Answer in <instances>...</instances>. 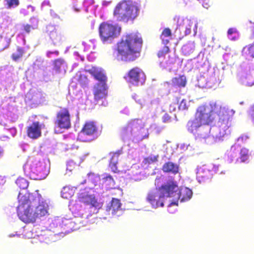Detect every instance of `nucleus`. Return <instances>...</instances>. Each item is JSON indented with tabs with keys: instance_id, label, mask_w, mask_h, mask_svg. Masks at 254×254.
<instances>
[{
	"instance_id": "nucleus-1",
	"label": "nucleus",
	"mask_w": 254,
	"mask_h": 254,
	"mask_svg": "<svg viewBox=\"0 0 254 254\" xmlns=\"http://www.w3.org/2000/svg\"><path fill=\"white\" fill-rule=\"evenodd\" d=\"M18 201L19 218L26 223H34L37 219L48 215L49 206L38 190L32 193L20 191Z\"/></svg>"
},
{
	"instance_id": "nucleus-2",
	"label": "nucleus",
	"mask_w": 254,
	"mask_h": 254,
	"mask_svg": "<svg viewBox=\"0 0 254 254\" xmlns=\"http://www.w3.org/2000/svg\"><path fill=\"white\" fill-rule=\"evenodd\" d=\"M142 44V39L139 34H127L117 43L113 57L118 61L133 62L140 57Z\"/></svg>"
},
{
	"instance_id": "nucleus-3",
	"label": "nucleus",
	"mask_w": 254,
	"mask_h": 254,
	"mask_svg": "<svg viewBox=\"0 0 254 254\" xmlns=\"http://www.w3.org/2000/svg\"><path fill=\"white\" fill-rule=\"evenodd\" d=\"M138 8L130 0H122L115 6L113 15L118 22L133 21L138 16Z\"/></svg>"
},
{
	"instance_id": "nucleus-4",
	"label": "nucleus",
	"mask_w": 254,
	"mask_h": 254,
	"mask_svg": "<svg viewBox=\"0 0 254 254\" xmlns=\"http://www.w3.org/2000/svg\"><path fill=\"white\" fill-rule=\"evenodd\" d=\"M215 116L219 117L218 124L219 127V137H223L229 133V127L231 126L230 119L235 114V111L228 107L222 106L216 103H213Z\"/></svg>"
},
{
	"instance_id": "nucleus-5",
	"label": "nucleus",
	"mask_w": 254,
	"mask_h": 254,
	"mask_svg": "<svg viewBox=\"0 0 254 254\" xmlns=\"http://www.w3.org/2000/svg\"><path fill=\"white\" fill-rule=\"evenodd\" d=\"M23 169L27 176L36 180L45 179L49 172L44 162L37 161L26 163Z\"/></svg>"
},
{
	"instance_id": "nucleus-6",
	"label": "nucleus",
	"mask_w": 254,
	"mask_h": 254,
	"mask_svg": "<svg viewBox=\"0 0 254 254\" xmlns=\"http://www.w3.org/2000/svg\"><path fill=\"white\" fill-rule=\"evenodd\" d=\"M122 28L117 24L107 22L101 23L99 27L100 37L102 41L112 40L118 37L121 34Z\"/></svg>"
},
{
	"instance_id": "nucleus-7",
	"label": "nucleus",
	"mask_w": 254,
	"mask_h": 254,
	"mask_svg": "<svg viewBox=\"0 0 254 254\" xmlns=\"http://www.w3.org/2000/svg\"><path fill=\"white\" fill-rule=\"evenodd\" d=\"M195 115L204 125H208L212 123L215 119L213 103L209 105H201L198 107Z\"/></svg>"
},
{
	"instance_id": "nucleus-8",
	"label": "nucleus",
	"mask_w": 254,
	"mask_h": 254,
	"mask_svg": "<svg viewBox=\"0 0 254 254\" xmlns=\"http://www.w3.org/2000/svg\"><path fill=\"white\" fill-rule=\"evenodd\" d=\"M124 78L128 83L137 86L140 83L142 84L144 82L146 75L141 68L135 66L128 71Z\"/></svg>"
},
{
	"instance_id": "nucleus-9",
	"label": "nucleus",
	"mask_w": 254,
	"mask_h": 254,
	"mask_svg": "<svg viewBox=\"0 0 254 254\" xmlns=\"http://www.w3.org/2000/svg\"><path fill=\"white\" fill-rule=\"evenodd\" d=\"M55 123L61 129H67L71 127L70 114L67 108H61L57 112Z\"/></svg>"
},
{
	"instance_id": "nucleus-10",
	"label": "nucleus",
	"mask_w": 254,
	"mask_h": 254,
	"mask_svg": "<svg viewBox=\"0 0 254 254\" xmlns=\"http://www.w3.org/2000/svg\"><path fill=\"white\" fill-rule=\"evenodd\" d=\"M179 188L177 182L169 181L159 187L158 190L164 197H174L176 199Z\"/></svg>"
},
{
	"instance_id": "nucleus-11",
	"label": "nucleus",
	"mask_w": 254,
	"mask_h": 254,
	"mask_svg": "<svg viewBox=\"0 0 254 254\" xmlns=\"http://www.w3.org/2000/svg\"><path fill=\"white\" fill-rule=\"evenodd\" d=\"M44 127L43 124H40L38 121L33 122L26 127V134L28 137L32 139H36L42 135V129Z\"/></svg>"
},
{
	"instance_id": "nucleus-12",
	"label": "nucleus",
	"mask_w": 254,
	"mask_h": 254,
	"mask_svg": "<svg viewBox=\"0 0 254 254\" xmlns=\"http://www.w3.org/2000/svg\"><path fill=\"white\" fill-rule=\"evenodd\" d=\"M78 199L79 202L86 205H90L91 207L97 208L99 206V203L98 202L95 196L89 194L85 190H81L79 192Z\"/></svg>"
},
{
	"instance_id": "nucleus-13",
	"label": "nucleus",
	"mask_w": 254,
	"mask_h": 254,
	"mask_svg": "<svg viewBox=\"0 0 254 254\" xmlns=\"http://www.w3.org/2000/svg\"><path fill=\"white\" fill-rule=\"evenodd\" d=\"M46 32L54 46H57L62 43L63 36L58 32L54 26L52 25L48 26L46 28Z\"/></svg>"
},
{
	"instance_id": "nucleus-14",
	"label": "nucleus",
	"mask_w": 254,
	"mask_h": 254,
	"mask_svg": "<svg viewBox=\"0 0 254 254\" xmlns=\"http://www.w3.org/2000/svg\"><path fill=\"white\" fill-rule=\"evenodd\" d=\"M163 198L160 193L158 194L157 192H150L147 194L146 200L153 207L156 208L164 206Z\"/></svg>"
},
{
	"instance_id": "nucleus-15",
	"label": "nucleus",
	"mask_w": 254,
	"mask_h": 254,
	"mask_svg": "<svg viewBox=\"0 0 254 254\" xmlns=\"http://www.w3.org/2000/svg\"><path fill=\"white\" fill-rule=\"evenodd\" d=\"M94 78L98 80L101 85H106L107 77L102 70L96 67H92L86 70Z\"/></svg>"
},
{
	"instance_id": "nucleus-16",
	"label": "nucleus",
	"mask_w": 254,
	"mask_h": 254,
	"mask_svg": "<svg viewBox=\"0 0 254 254\" xmlns=\"http://www.w3.org/2000/svg\"><path fill=\"white\" fill-rule=\"evenodd\" d=\"M98 132V127L96 123L92 121L86 122L83 125L80 133L87 136H93Z\"/></svg>"
},
{
	"instance_id": "nucleus-17",
	"label": "nucleus",
	"mask_w": 254,
	"mask_h": 254,
	"mask_svg": "<svg viewBox=\"0 0 254 254\" xmlns=\"http://www.w3.org/2000/svg\"><path fill=\"white\" fill-rule=\"evenodd\" d=\"M107 85H101L100 84H96L94 87V98L96 101L105 99L107 95Z\"/></svg>"
},
{
	"instance_id": "nucleus-18",
	"label": "nucleus",
	"mask_w": 254,
	"mask_h": 254,
	"mask_svg": "<svg viewBox=\"0 0 254 254\" xmlns=\"http://www.w3.org/2000/svg\"><path fill=\"white\" fill-rule=\"evenodd\" d=\"M123 153V149L118 150L115 152H110V154L111 155V158L109 162V167L112 171L114 173H119V171L117 168V164L118 163L119 157L120 155Z\"/></svg>"
},
{
	"instance_id": "nucleus-19",
	"label": "nucleus",
	"mask_w": 254,
	"mask_h": 254,
	"mask_svg": "<svg viewBox=\"0 0 254 254\" xmlns=\"http://www.w3.org/2000/svg\"><path fill=\"white\" fill-rule=\"evenodd\" d=\"M192 195V190L188 188H179L176 199H180L181 202L186 201L191 198Z\"/></svg>"
},
{
	"instance_id": "nucleus-20",
	"label": "nucleus",
	"mask_w": 254,
	"mask_h": 254,
	"mask_svg": "<svg viewBox=\"0 0 254 254\" xmlns=\"http://www.w3.org/2000/svg\"><path fill=\"white\" fill-rule=\"evenodd\" d=\"M144 123L140 119H133L128 121L126 127V129H140L144 127Z\"/></svg>"
},
{
	"instance_id": "nucleus-21",
	"label": "nucleus",
	"mask_w": 254,
	"mask_h": 254,
	"mask_svg": "<svg viewBox=\"0 0 254 254\" xmlns=\"http://www.w3.org/2000/svg\"><path fill=\"white\" fill-rule=\"evenodd\" d=\"M204 125L196 117L193 120H190L187 123V128L191 133H195L198 128Z\"/></svg>"
},
{
	"instance_id": "nucleus-22",
	"label": "nucleus",
	"mask_w": 254,
	"mask_h": 254,
	"mask_svg": "<svg viewBox=\"0 0 254 254\" xmlns=\"http://www.w3.org/2000/svg\"><path fill=\"white\" fill-rule=\"evenodd\" d=\"M162 170L164 173L176 175L179 172V166L177 164L168 161L164 163Z\"/></svg>"
},
{
	"instance_id": "nucleus-23",
	"label": "nucleus",
	"mask_w": 254,
	"mask_h": 254,
	"mask_svg": "<svg viewBox=\"0 0 254 254\" xmlns=\"http://www.w3.org/2000/svg\"><path fill=\"white\" fill-rule=\"evenodd\" d=\"M121 206L122 203L119 199L113 198L110 204L107 206V210L111 211L112 214H114L121 209Z\"/></svg>"
},
{
	"instance_id": "nucleus-24",
	"label": "nucleus",
	"mask_w": 254,
	"mask_h": 254,
	"mask_svg": "<svg viewBox=\"0 0 254 254\" xmlns=\"http://www.w3.org/2000/svg\"><path fill=\"white\" fill-rule=\"evenodd\" d=\"M53 64V69L58 73L61 72L62 69H64L65 70V68L67 67L65 61L64 59L61 58L54 60Z\"/></svg>"
},
{
	"instance_id": "nucleus-25",
	"label": "nucleus",
	"mask_w": 254,
	"mask_h": 254,
	"mask_svg": "<svg viewBox=\"0 0 254 254\" xmlns=\"http://www.w3.org/2000/svg\"><path fill=\"white\" fill-rule=\"evenodd\" d=\"M102 184L107 189H111L114 188L115 181L110 174H106L102 178Z\"/></svg>"
},
{
	"instance_id": "nucleus-26",
	"label": "nucleus",
	"mask_w": 254,
	"mask_h": 254,
	"mask_svg": "<svg viewBox=\"0 0 254 254\" xmlns=\"http://www.w3.org/2000/svg\"><path fill=\"white\" fill-rule=\"evenodd\" d=\"M172 84L175 86L184 87L187 83L186 77L185 75H179L172 78Z\"/></svg>"
},
{
	"instance_id": "nucleus-27",
	"label": "nucleus",
	"mask_w": 254,
	"mask_h": 254,
	"mask_svg": "<svg viewBox=\"0 0 254 254\" xmlns=\"http://www.w3.org/2000/svg\"><path fill=\"white\" fill-rule=\"evenodd\" d=\"M243 84L248 86H252L254 85V74L247 73L245 76L241 78Z\"/></svg>"
},
{
	"instance_id": "nucleus-28",
	"label": "nucleus",
	"mask_w": 254,
	"mask_h": 254,
	"mask_svg": "<svg viewBox=\"0 0 254 254\" xmlns=\"http://www.w3.org/2000/svg\"><path fill=\"white\" fill-rule=\"evenodd\" d=\"M74 193V190L73 188L67 186L64 187L61 191V195L63 198L69 199L71 198Z\"/></svg>"
},
{
	"instance_id": "nucleus-29",
	"label": "nucleus",
	"mask_w": 254,
	"mask_h": 254,
	"mask_svg": "<svg viewBox=\"0 0 254 254\" xmlns=\"http://www.w3.org/2000/svg\"><path fill=\"white\" fill-rule=\"evenodd\" d=\"M24 54V49L22 47H17L16 48V52L13 53L11 56V58L13 61L17 62L23 57Z\"/></svg>"
},
{
	"instance_id": "nucleus-30",
	"label": "nucleus",
	"mask_w": 254,
	"mask_h": 254,
	"mask_svg": "<svg viewBox=\"0 0 254 254\" xmlns=\"http://www.w3.org/2000/svg\"><path fill=\"white\" fill-rule=\"evenodd\" d=\"M243 53L247 57L254 58V44L245 47Z\"/></svg>"
},
{
	"instance_id": "nucleus-31",
	"label": "nucleus",
	"mask_w": 254,
	"mask_h": 254,
	"mask_svg": "<svg viewBox=\"0 0 254 254\" xmlns=\"http://www.w3.org/2000/svg\"><path fill=\"white\" fill-rule=\"evenodd\" d=\"M171 31L169 28H166L163 30L160 35V38L164 44H167L169 42V39H166L165 38L171 37Z\"/></svg>"
},
{
	"instance_id": "nucleus-32",
	"label": "nucleus",
	"mask_w": 254,
	"mask_h": 254,
	"mask_svg": "<svg viewBox=\"0 0 254 254\" xmlns=\"http://www.w3.org/2000/svg\"><path fill=\"white\" fill-rule=\"evenodd\" d=\"M250 156L249 153V150L246 148H243L241 149L240 153V162L244 163L246 162L248 160Z\"/></svg>"
},
{
	"instance_id": "nucleus-33",
	"label": "nucleus",
	"mask_w": 254,
	"mask_h": 254,
	"mask_svg": "<svg viewBox=\"0 0 254 254\" xmlns=\"http://www.w3.org/2000/svg\"><path fill=\"white\" fill-rule=\"evenodd\" d=\"M15 183L17 186L22 190L27 189L29 185L28 182L25 179L21 177L17 178Z\"/></svg>"
},
{
	"instance_id": "nucleus-34",
	"label": "nucleus",
	"mask_w": 254,
	"mask_h": 254,
	"mask_svg": "<svg viewBox=\"0 0 254 254\" xmlns=\"http://www.w3.org/2000/svg\"><path fill=\"white\" fill-rule=\"evenodd\" d=\"M4 2L7 9L15 8L19 4V0H4Z\"/></svg>"
},
{
	"instance_id": "nucleus-35",
	"label": "nucleus",
	"mask_w": 254,
	"mask_h": 254,
	"mask_svg": "<svg viewBox=\"0 0 254 254\" xmlns=\"http://www.w3.org/2000/svg\"><path fill=\"white\" fill-rule=\"evenodd\" d=\"M158 155L145 157L143 159V163L145 165H149L156 162L158 161Z\"/></svg>"
},
{
	"instance_id": "nucleus-36",
	"label": "nucleus",
	"mask_w": 254,
	"mask_h": 254,
	"mask_svg": "<svg viewBox=\"0 0 254 254\" xmlns=\"http://www.w3.org/2000/svg\"><path fill=\"white\" fill-rule=\"evenodd\" d=\"M170 50L169 47L165 46L162 49L158 51L157 56L159 58H164L166 55L170 53Z\"/></svg>"
},
{
	"instance_id": "nucleus-37",
	"label": "nucleus",
	"mask_w": 254,
	"mask_h": 254,
	"mask_svg": "<svg viewBox=\"0 0 254 254\" xmlns=\"http://www.w3.org/2000/svg\"><path fill=\"white\" fill-rule=\"evenodd\" d=\"M182 49L184 55H188L193 52L194 48L192 45L190 44H186L183 46Z\"/></svg>"
},
{
	"instance_id": "nucleus-38",
	"label": "nucleus",
	"mask_w": 254,
	"mask_h": 254,
	"mask_svg": "<svg viewBox=\"0 0 254 254\" xmlns=\"http://www.w3.org/2000/svg\"><path fill=\"white\" fill-rule=\"evenodd\" d=\"M180 110H187L188 109V105H187V100L183 99L178 106Z\"/></svg>"
},
{
	"instance_id": "nucleus-39",
	"label": "nucleus",
	"mask_w": 254,
	"mask_h": 254,
	"mask_svg": "<svg viewBox=\"0 0 254 254\" xmlns=\"http://www.w3.org/2000/svg\"><path fill=\"white\" fill-rule=\"evenodd\" d=\"M162 121L164 123H169L171 121V117L168 114H165L162 117Z\"/></svg>"
},
{
	"instance_id": "nucleus-40",
	"label": "nucleus",
	"mask_w": 254,
	"mask_h": 254,
	"mask_svg": "<svg viewBox=\"0 0 254 254\" xmlns=\"http://www.w3.org/2000/svg\"><path fill=\"white\" fill-rule=\"evenodd\" d=\"M202 4L205 8H208L211 5V2L209 0H202Z\"/></svg>"
},
{
	"instance_id": "nucleus-41",
	"label": "nucleus",
	"mask_w": 254,
	"mask_h": 254,
	"mask_svg": "<svg viewBox=\"0 0 254 254\" xmlns=\"http://www.w3.org/2000/svg\"><path fill=\"white\" fill-rule=\"evenodd\" d=\"M237 30L235 28H230L228 30L227 34L228 35H231L234 33H237Z\"/></svg>"
},
{
	"instance_id": "nucleus-42",
	"label": "nucleus",
	"mask_w": 254,
	"mask_h": 254,
	"mask_svg": "<svg viewBox=\"0 0 254 254\" xmlns=\"http://www.w3.org/2000/svg\"><path fill=\"white\" fill-rule=\"evenodd\" d=\"M219 164H212V171L217 172L219 170Z\"/></svg>"
},
{
	"instance_id": "nucleus-43",
	"label": "nucleus",
	"mask_w": 254,
	"mask_h": 254,
	"mask_svg": "<svg viewBox=\"0 0 254 254\" xmlns=\"http://www.w3.org/2000/svg\"><path fill=\"white\" fill-rule=\"evenodd\" d=\"M31 26L29 24H27L24 26V30L27 32L29 33L31 29Z\"/></svg>"
},
{
	"instance_id": "nucleus-44",
	"label": "nucleus",
	"mask_w": 254,
	"mask_h": 254,
	"mask_svg": "<svg viewBox=\"0 0 254 254\" xmlns=\"http://www.w3.org/2000/svg\"><path fill=\"white\" fill-rule=\"evenodd\" d=\"M191 25H189L188 27H186L185 35H188L191 33Z\"/></svg>"
},
{
	"instance_id": "nucleus-45",
	"label": "nucleus",
	"mask_w": 254,
	"mask_h": 254,
	"mask_svg": "<svg viewBox=\"0 0 254 254\" xmlns=\"http://www.w3.org/2000/svg\"><path fill=\"white\" fill-rule=\"evenodd\" d=\"M251 116L253 122L254 123V105L252 107L251 110Z\"/></svg>"
},
{
	"instance_id": "nucleus-46",
	"label": "nucleus",
	"mask_w": 254,
	"mask_h": 254,
	"mask_svg": "<svg viewBox=\"0 0 254 254\" xmlns=\"http://www.w3.org/2000/svg\"><path fill=\"white\" fill-rule=\"evenodd\" d=\"M176 108V104H171L170 105V110H172L173 111H174Z\"/></svg>"
},
{
	"instance_id": "nucleus-47",
	"label": "nucleus",
	"mask_w": 254,
	"mask_h": 254,
	"mask_svg": "<svg viewBox=\"0 0 254 254\" xmlns=\"http://www.w3.org/2000/svg\"><path fill=\"white\" fill-rule=\"evenodd\" d=\"M54 54V53H53V52H52V51H48V52H47V56L48 57H49V58H50V57L51 55V54Z\"/></svg>"
},
{
	"instance_id": "nucleus-48",
	"label": "nucleus",
	"mask_w": 254,
	"mask_h": 254,
	"mask_svg": "<svg viewBox=\"0 0 254 254\" xmlns=\"http://www.w3.org/2000/svg\"><path fill=\"white\" fill-rule=\"evenodd\" d=\"M172 205H178V202L177 201H174V202H171L170 204H169V206H171Z\"/></svg>"
},
{
	"instance_id": "nucleus-49",
	"label": "nucleus",
	"mask_w": 254,
	"mask_h": 254,
	"mask_svg": "<svg viewBox=\"0 0 254 254\" xmlns=\"http://www.w3.org/2000/svg\"><path fill=\"white\" fill-rule=\"evenodd\" d=\"M3 154V151L1 148L0 147V158L2 157Z\"/></svg>"
},
{
	"instance_id": "nucleus-50",
	"label": "nucleus",
	"mask_w": 254,
	"mask_h": 254,
	"mask_svg": "<svg viewBox=\"0 0 254 254\" xmlns=\"http://www.w3.org/2000/svg\"><path fill=\"white\" fill-rule=\"evenodd\" d=\"M53 53L57 56H58L59 55V52L58 51H55L53 52Z\"/></svg>"
},
{
	"instance_id": "nucleus-51",
	"label": "nucleus",
	"mask_w": 254,
	"mask_h": 254,
	"mask_svg": "<svg viewBox=\"0 0 254 254\" xmlns=\"http://www.w3.org/2000/svg\"><path fill=\"white\" fill-rule=\"evenodd\" d=\"M79 136L80 137V139L82 140V141H86V140L81 139L82 138V135H80Z\"/></svg>"
},
{
	"instance_id": "nucleus-52",
	"label": "nucleus",
	"mask_w": 254,
	"mask_h": 254,
	"mask_svg": "<svg viewBox=\"0 0 254 254\" xmlns=\"http://www.w3.org/2000/svg\"><path fill=\"white\" fill-rule=\"evenodd\" d=\"M118 191H119L121 193H122V191H121L120 190H118Z\"/></svg>"
},
{
	"instance_id": "nucleus-53",
	"label": "nucleus",
	"mask_w": 254,
	"mask_h": 254,
	"mask_svg": "<svg viewBox=\"0 0 254 254\" xmlns=\"http://www.w3.org/2000/svg\"><path fill=\"white\" fill-rule=\"evenodd\" d=\"M232 39L234 40H235L236 39V38L235 37H234V38H233Z\"/></svg>"
},
{
	"instance_id": "nucleus-54",
	"label": "nucleus",
	"mask_w": 254,
	"mask_h": 254,
	"mask_svg": "<svg viewBox=\"0 0 254 254\" xmlns=\"http://www.w3.org/2000/svg\"><path fill=\"white\" fill-rule=\"evenodd\" d=\"M107 2H106V1H103V3H107Z\"/></svg>"
}]
</instances>
